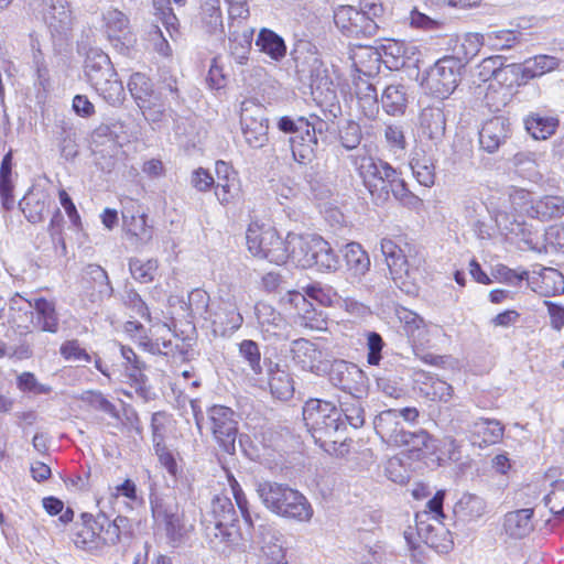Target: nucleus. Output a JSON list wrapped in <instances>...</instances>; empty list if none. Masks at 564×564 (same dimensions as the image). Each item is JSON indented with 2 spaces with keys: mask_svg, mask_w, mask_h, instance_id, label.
<instances>
[{
  "mask_svg": "<svg viewBox=\"0 0 564 564\" xmlns=\"http://www.w3.org/2000/svg\"><path fill=\"white\" fill-rule=\"evenodd\" d=\"M315 235H297L289 232L286 236L285 249L289 253V260L302 268H313V243L316 241Z\"/></svg>",
  "mask_w": 564,
  "mask_h": 564,
  "instance_id": "23",
  "label": "nucleus"
},
{
  "mask_svg": "<svg viewBox=\"0 0 564 564\" xmlns=\"http://www.w3.org/2000/svg\"><path fill=\"white\" fill-rule=\"evenodd\" d=\"M340 415L341 411L332 402L321 399H311L303 408V419L315 442L323 447L328 443L336 444L338 442L336 435L340 429H345Z\"/></svg>",
  "mask_w": 564,
  "mask_h": 564,
  "instance_id": "6",
  "label": "nucleus"
},
{
  "mask_svg": "<svg viewBox=\"0 0 564 564\" xmlns=\"http://www.w3.org/2000/svg\"><path fill=\"white\" fill-rule=\"evenodd\" d=\"M82 399L88 402L94 409L108 413L110 416L117 420L119 419V413L116 406L110 401L105 399L100 393H97L93 390H87L82 395Z\"/></svg>",
  "mask_w": 564,
  "mask_h": 564,
  "instance_id": "59",
  "label": "nucleus"
},
{
  "mask_svg": "<svg viewBox=\"0 0 564 564\" xmlns=\"http://www.w3.org/2000/svg\"><path fill=\"white\" fill-rule=\"evenodd\" d=\"M51 203V197L45 192L31 191L20 200L19 206L30 223L37 224L50 213Z\"/></svg>",
  "mask_w": 564,
  "mask_h": 564,
  "instance_id": "27",
  "label": "nucleus"
},
{
  "mask_svg": "<svg viewBox=\"0 0 564 564\" xmlns=\"http://www.w3.org/2000/svg\"><path fill=\"white\" fill-rule=\"evenodd\" d=\"M138 107L141 109L142 115L149 122L158 123L163 121L166 117L167 108L159 93L147 99L145 102L140 104Z\"/></svg>",
  "mask_w": 564,
  "mask_h": 564,
  "instance_id": "51",
  "label": "nucleus"
},
{
  "mask_svg": "<svg viewBox=\"0 0 564 564\" xmlns=\"http://www.w3.org/2000/svg\"><path fill=\"white\" fill-rule=\"evenodd\" d=\"M381 252L389 268L394 283L408 294L416 292L417 269L411 268L401 248L389 238H383L380 243Z\"/></svg>",
  "mask_w": 564,
  "mask_h": 564,
  "instance_id": "10",
  "label": "nucleus"
},
{
  "mask_svg": "<svg viewBox=\"0 0 564 564\" xmlns=\"http://www.w3.org/2000/svg\"><path fill=\"white\" fill-rule=\"evenodd\" d=\"M291 352L292 358L305 367L307 361L315 359L317 351L313 343L304 338H299L292 341Z\"/></svg>",
  "mask_w": 564,
  "mask_h": 564,
  "instance_id": "53",
  "label": "nucleus"
},
{
  "mask_svg": "<svg viewBox=\"0 0 564 564\" xmlns=\"http://www.w3.org/2000/svg\"><path fill=\"white\" fill-rule=\"evenodd\" d=\"M82 523H77L73 533V542L76 547L90 552H100L105 546L113 545V531L106 532L99 514L94 517L82 514Z\"/></svg>",
  "mask_w": 564,
  "mask_h": 564,
  "instance_id": "13",
  "label": "nucleus"
},
{
  "mask_svg": "<svg viewBox=\"0 0 564 564\" xmlns=\"http://www.w3.org/2000/svg\"><path fill=\"white\" fill-rule=\"evenodd\" d=\"M519 279H527L531 290L541 296L550 297L564 292V278L560 271L553 268H540L533 270L531 275L523 272Z\"/></svg>",
  "mask_w": 564,
  "mask_h": 564,
  "instance_id": "19",
  "label": "nucleus"
},
{
  "mask_svg": "<svg viewBox=\"0 0 564 564\" xmlns=\"http://www.w3.org/2000/svg\"><path fill=\"white\" fill-rule=\"evenodd\" d=\"M410 166L413 175L421 185L430 187L434 184L435 166L431 158L415 153L410 161Z\"/></svg>",
  "mask_w": 564,
  "mask_h": 564,
  "instance_id": "43",
  "label": "nucleus"
},
{
  "mask_svg": "<svg viewBox=\"0 0 564 564\" xmlns=\"http://www.w3.org/2000/svg\"><path fill=\"white\" fill-rule=\"evenodd\" d=\"M165 530L167 542L172 547H178L185 541L187 529L183 521V514L161 523Z\"/></svg>",
  "mask_w": 564,
  "mask_h": 564,
  "instance_id": "52",
  "label": "nucleus"
},
{
  "mask_svg": "<svg viewBox=\"0 0 564 564\" xmlns=\"http://www.w3.org/2000/svg\"><path fill=\"white\" fill-rule=\"evenodd\" d=\"M404 323V330L413 341H419L424 334V321L416 313L411 311H404L400 317Z\"/></svg>",
  "mask_w": 564,
  "mask_h": 564,
  "instance_id": "57",
  "label": "nucleus"
},
{
  "mask_svg": "<svg viewBox=\"0 0 564 564\" xmlns=\"http://www.w3.org/2000/svg\"><path fill=\"white\" fill-rule=\"evenodd\" d=\"M375 429L377 434L387 443L400 446V443H404L403 436L406 431L403 429L402 423L399 420V412L395 409L382 411L375 419Z\"/></svg>",
  "mask_w": 564,
  "mask_h": 564,
  "instance_id": "24",
  "label": "nucleus"
},
{
  "mask_svg": "<svg viewBox=\"0 0 564 564\" xmlns=\"http://www.w3.org/2000/svg\"><path fill=\"white\" fill-rule=\"evenodd\" d=\"M544 305L547 308L550 326L552 329L561 332L564 327V306L552 301H544Z\"/></svg>",
  "mask_w": 564,
  "mask_h": 564,
  "instance_id": "64",
  "label": "nucleus"
},
{
  "mask_svg": "<svg viewBox=\"0 0 564 564\" xmlns=\"http://www.w3.org/2000/svg\"><path fill=\"white\" fill-rule=\"evenodd\" d=\"M382 109L389 116H402L408 107V91L402 84L387 86L380 97Z\"/></svg>",
  "mask_w": 564,
  "mask_h": 564,
  "instance_id": "31",
  "label": "nucleus"
},
{
  "mask_svg": "<svg viewBox=\"0 0 564 564\" xmlns=\"http://www.w3.org/2000/svg\"><path fill=\"white\" fill-rule=\"evenodd\" d=\"M313 268L318 271H336L339 267V258L330 247L329 242L317 236L313 243Z\"/></svg>",
  "mask_w": 564,
  "mask_h": 564,
  "instance_id": "34",
  "label": "nucleus"
},
{
  "mask_svg": "<svg viewBox=\"0 0 564 564\" xmlns=\"http://www.w3.org/2000/svg\"><path fill=\"white\" fill-rule=\"evenodd\" d=\"M61 355L67 360L90 361V356L80 347L78 340H67L59 348Z\"/></svg>",
  "mask_w": 564,
  "mask_h": 564,
  "instance_id": "62",
  "label": "nucleus"
},
{
  "mask_svg": "<svg viewBox=\"0 0 564 564\" xmlns=\"http://www.w3.org/2000/svg\"><path fill=\"white\" fill-rule=\"evenodd\" d=\"M262 505L273 514L297 523H308L314 517L310 500L288 484L261 481L256 487Z\"/></svg>",
  "mask_w": 564,
  "mask_h": 564,
  "instance_id": "2",
  "label": "nucleus"
},
{
  "mask_svg": "<svg viewBox=\"0 0 564 564\" xmlns=\"http://www.w3.org/2000/svg\"><path fill=\"white\" fill-rule=\"evenodd\" d=\"M303 290L306 296L324 306L333 305L337 297L336 292L332 288L323 286L319 283L310 284Z\"/></svg>",
  "mask_w": 564,
  "mask_h": 564,
  "instance_id": "56",
  "label": "nucleus"
},
{
  "mask_svg": "<svg viewBox=\"0 0 564 564\" xmlns=\"http://www.w3.org/2000/svg\"><path fill=\"white\" fill-rule=\"evenodd\" d=\"M198 22L205 33L223 36L225 29L220 0H200Z\"/></svg>",
  "mask_w": 564,
  "mask_h": 564,
  "instance_id": "25",
  "label": "nucleus"
},
{
  "mask_svg": "<svg viewBox=\"0 0 564 564\" xmlns=\"http://www.w3.org/2000/svg\"><path fill=\"white\" fill-rule=\"evenodd\" d=\"M464 68L465 64L460 58L444 56L426 72L423 85L431 95L441 99L447 98L457 88Z\"/></svg>",
  "mask_w": 564,
  "mask_h": 564,
  "instance_id": "8",
  "label": "nucleus"
},
{
  "mask_svg": "<svg viewBox=\"0 0 564 564\" xmlns=\"http://www.w3.org/2000/svg\"><path fill=\"white\" fill-rule=\"evenodd\" d=\"M344 259L347 269L355 275H364L370 268V260L367 252L357 242L346 245Z\"/></svg>",
  "mask_w": 564,
  "mask_h": 564,
  "instance_id": "41",
  "label": "nucleus"
},
{
  "mask_svg": "<svg viewBox=\"0 0 564 564\" xmlns=\"http://www.w3.org/2000/svg\"><path fill=\"white\" fill-rule=\"evenodd\" d=\"M560 63V59L555 56L541 54L530 57L523 63L502 66L501 57L495 56L484 59L481 68L499 83L508 86H523L531 79L555 70Z\"/></svg>",
  "mask_w": 564,
  "mask_h": 564,
  "instance_id": "3",
  "label": "nucleus"
},
{
  "mask_svg": "<svg viewBox=\"0 0 564 564\" xmlns=\"http://www.w3.org/2000/svg\"><path fill=\"white\" fill-rule=\"evenodd\" d=\"M292 56L299 79L312 88L319 87L326 78L327 70L316 46L310 41L301 40L295 44Z\"/></svg>",
  "mask_w": 564,
  "mask_h": 564,
  "instance_id": "12",
  "label": "nucleus"
},
{
  "mask_svg": "<svg viewBox=\"0 0 564 564\" xmlns=\"http://www.w3.org/2000/svg\"><path fill=\"white\" fill-rule=\"evenodd\" d=\"M469 432L475 437L474 443L479 440V446L498 443L503 436V426L499 421L479 419L469 425Z\"/></svg>",
  "mask_w": 564,
  "mask_h": 564,
  "instance_id": "32",
  "label": "nucleus"
},
{
  "mask_svg": "<svg viewBox=\"0 0 564 564\" xmlns=\"http://www.w3.org/2000/svg\"><path fill=\"white\" fill-rule=\"evenodd\" d=\"M486 502L482 498L464 494L454 506V516L456 522L467 524L479 520L486 513Z\"/></svg>",
  "mask_w": 564,
  "mask_h": 564,
  "instance_id": "29",
  "label": "nucleus"
},
{
  "mask_svg": "<svg viewBox=\"0 0 564 564\" xmlns=\"http://www.w3.org/2000/svg\"><path fill=\"white\" fill-rule=\"evenodd\" d=\"M520 33L513 30H489L485 32L487 45L494 50H508L519 43Z\"/></svg>",
  "mask_w": 564,
  "mask_h": 564,
  "instance_id": "47",
  "label": "nucleus"
},
{
  "mask_svg": "<svg viewBox=\"0 0 564 564\" xmlns=\"http://www.w3.org/2000/svg\"><path fill=\"white\" fill-rule=\"evenodd\" d=\"M335 376L339 377V386L334 383L337 388H350L349 381L350 377L361 376V370L354 364H349L346 361H338L333 365L330 378L335 380Z\"/></svg>",
  "mask_w": 564,
  "mask_h": 564,
  "instance_id": "55",
  "label": "nucleus"
},
{
  "mask_svg": "<svg viewBox=\"0 0 564 564\" xmlns=\"http://www.w3.org/2000/svg\"><path fill=\"white\" fill-rule=\"evenodd\" d=\"M384 139L393 151H403L406 147L404 131L400 124H387L384 128Z\"/></svg>",
  "mask_w": 564,
  "mask_h": 564,
  "instance_id": "61",
  "label": "nucleus"
},
{
  "mask_svg": "<svg viewBox=\"0 0 564 564\" xmlns=\"http://www.w3.org/2000/svg\"><path fill=\"white\" fill-rule=\"evenodd\" d=\"M246 241L248 250L254 257L267 259L279 265L289 260L285 249L286 238L283 240L271 226L250 224L246 232Z\"/></svg>",
  "mask_w": 564,
  "mask_h": 564,
  "instance_id": "7",
  "label": "nucleus"
},
{
  "mask_svg": "<svg viewBox=\"0 0 564 564\" xmlns=\"http://www.w3.org/2000/svg\"><path fill=\"white\" fill-rule=\"evenodd\" d=\"M382 337L376 332H369L367 335L368 357L370 365H378L381 360V350L383 348Z\"/></svg>",
  "mask_w": 564,
  "mask_h": 564,
  "instance_id": "63",
  "label": "nucleus"
},
{
  "mask_svg": "<svg viewBox=\"0 0 564 564\" xmlns=\"http://www.w3.org/2000/svg\"><path fill=\"white\" fill-rule=\"evenodd\" d=\"M229 484H230L231 491H232L234 498L236 500V503L240 510V513H241L246 524L249 527H252V524H253L252 517L249 511V503H248V500H247V497H246L243 490L241 489L240 485L234 477L229 478Z\"/></svg>",
  "mask_w": 564,
  "mask_h": 564,
  "instance_id": "60",
  "label": "nucleus"
},
{
  "mask_svg": "<svg viewBox=\"0 0 564 564\" xmlns=\"http://www.w3.org/2000/svg\"><path fill=\"white\" fill-rule=\"evenodd\" d=\"M231 28L232 24L229 23V51L236 62L242 65L248 59L253 37V30L246 29L242 33H238L236 31H231Z\"/></svg>",
  "mask_w": 564,
  "mask_h": 564,
  "instance_id": "37",
  "label": "nucleus"
},
{
  "mask_svg": "<svg viewBox=\"0 0 564 564\" xmlns=\"http://www.w3.org/2000/svg\"><path fill=\"white\" fill-rule=\"evenodd\" d=\"M210 513L214 520L209 523L221 522V524H228L238 520L234 505L226 496H216L212 500Z\"/></svg>",
  "mask_w": 564,
  "mask_h": 564,
  "instance_id": "46",
  "label": "nucleus"
},
{
  "mask_svg": "<svg viewBox=\"0 0 564 564\" xmlns=\"http://www.w3.org/2000/svg\"><path fill=\"white\" fill-rule=\"evenodd\" d=\"M327 122L312 115L310 118L300 117L299 133L306 132V137H292L291 149L293 158L300 164H307L316 156L318 139L327 131Z\"/></svg>",
  "mask_w": 564,
  "mask_h": 564,
  "instance_id": "11",
  "label": "nucleus"
},
{
  "mask_svg": "<svg viewBox=\"0 0 564 564\" xmlns=\"http://www.w3.org/2000/svg\"><path fill=\"white\" fill-rule=\"evenodd\" d=\"M208 294L203 290H195L189 294L191 305H194L195 302L202 304V308L207 314L205 318L210 321L215 335L226 337L241 327L243 317L239 312L234 294L225 293L220 295L218 302L212 306H208Z\"/></svg>",
  "mask_w": 564,
  "mask_h": 564,
  "instance_id": "5",
  "label": "nucleus"
},
{
  "mask_svg": "<svg viewBox=\"0 0 564 564\" xmlns=\"http://www.w3.org/2000/svg\"><path fill=\"white\" fill-rule=\"evenodd\" d=\"M240 123L246 142L253 149H260L268 142V119L265 109L251 100L241 105Z\"/></svg>",
  "mask_w": 564,
  "mask_h": 564,
  "instance_id": "15",
  "label": "nucleus"
},
{
  "mask_svg": "<svg viewBox=\"0 0 564 564\" xmlns=\"http://www.w3.org/2000/svg\"><path fill=\"white\" fill-rule=\"evenodd\" d=\"M335 25L347 36H375L379 29L378 21H372L367 15L352 7L339 6L334 11Z\"/></svg>",
  "mask_w": 564,
  "mask_h": 564,
  "instance_id": "16",
  "label": "nucleus"
},
{
  "mask_svg": "<svg viewBox=\"0 0 564 564\" xmlns=\"http://www.w3.org/2000/svg\"><path fill=\"white\" fill-rule=\"evenodd\" d=\"M240 192V183L237 175L215 181V195L221 205H227L236 199Z\"/></svg>",
  "mask_w": 564,
  "mask_h": 564,
  "instance_id": "50",
  "label": "nucleus"
},
{
  "mask_svg": "<svg viewBox=\"0 0 564 564\" xmlns=\"http://www.w3.org/2000/svg\"><path fill=\"white\" fill-rule=\"evenodd\" d=\"M531 215L541 220H550L564 215V198L560 196H544L531 205Z\"/></svg>",
  "mask_w": 564,
  "mask_h": 564,
  "instance_id": "39",
  "label": "nucleus"
},
{
  "mask_svg": "<svg viewBox=\"0 0 564 564\" xmlns=\"http://www.w3.org/2000/svg\"><path fill=\"white\" fill-rule=\"evenodd\" d=\"M137 202L126 199L122 208L123 226L128 234L147 243L152 239V227L147 224V215L140 209L135 210Z\"/></svg>",
  "mask_w": 564,
  "mask_h": 564,
  "instance_id": "22",
  "label": "nucleus"
},
{
  "mask_svg": "<svg viewBox=\"0 0 564 564\" xmlns=\"http://www.w3.org/2000/svg\"><path fill=\"white\" fill-rule=\"evenodd\" d=\"M120 354L127 361V375L130 378L131 383H144V375L135 352L130 347L120 346Z\"/></svg>",
  "mask_w": 564,
  "mask_h": 564,
  "instance_id": "54",
  "label": "nucleus"
},
{
  "mask_svg": "<svg viewBox=\"0 0 564 564\" xmlns=\"http://www.w3.org/2000/svg\"><path fill=\"white\" fill-rule=\"evenodd\" d=\"M209 420L212 432L218 444L227 453H232L238 432L234 411L224 405H214L209 410Z\"/></svg>",
  "mask_w": 564,
  "mask_h": 564,
  "instance_id": "17",
  "label": "nucleus"
},
{
  "mask_svg": "<svg viewBox=\"0 0 564 564\" xmlns=\"http://www.w3.org/2000/svg\"><path fill=\"white\" fill-rule=\"evenodd\" d=\"M533 509H520L509 512L505 517V530L513 538H524L533 530Z\"/></svg>",
  "mask_w": 564,
  "mask_h": 564,
  "instance_id": "33",
  "label": "nucleus"
},
{
  "mask_svg": "<svg viewBox=\"0 0 564 564\" xmlns=\"http://www.w3.org/2000/svg\"><path fill=\"white\" fill-rule=\"evenodd\" d=\"M43 508L50 516L59 514V521L63 524H67L74 519V511L72 508L67 507L64 509V502L55 497H46L42 501Z\"/></svg>",
  "mask_w": 564,
  "mask_h": 564,
  "instance_id": "58",
  "label": "nucleus"
},
{
  "mask_svg": "<svg viewBox=\"0 0 564 564\" xmlns=\"http://www.w3.org/2000/svg\"><path fill=\"white\" fill-rule=\"evenodd\" d=\"M269 388H294V381L288 369L271 359L264 358Z\"/></svg>",
  "mask_w": 564,
  "mask_h": 564,
  "instance_id": "49",
  "label": "nucleus"
},
{
  "mask_svg": "<svg viewBox=\"0 0 564 564\" xmlns=\"http://www.w3.org/2000/svg\"><path fill=\"white\" fill-rule=\"evenodd\" d=\"M238 354L242 361L248 365L252 373L256 376L263 373L261 351L257 341L252 339H243L238 345Z\"/></svg>",
  "mask_w": 564,
  "mask_h": 564,
  "instance_id": "44",
  "label": "nucleus"
},
{
  "mask_svg": "<svg viewBox=\"0 0 564 564\" xmlns=\"http://www.w3.org/2000/svg\"><path fill=\"white\" fill-rule=\"evenodd\" d=\"M23 300L34 311L32 323L41 332L56 334L59 330V314L54 300L43 296H30Z\"/></svg>",
  "mask_w": 564,
  "mask_h": 564,
  "instance_id": "20",
  "label": "nucleus"
},
{
  "mask_svg": "<svg viewBox=\"0 0 564 564\" xmlns=\"http://www.w3.org/2000/svg\"><path fill=\"white\" fill-rule=\"evenodd\" d=\"M254 310L258 321V328L264 340L289 339L288 323L279 312L265 303L256 304Z\"/></svg>",
  "mask_w": 564,
  "mask_h": 564,
  "instance_id": "18",
  "label": "nucleus"
},
{
  "mask_svg": "<svg viewBox=\"0 0 564 564\" xmlns=\"http://www.w3.org/2000/svg\"><path fill=\"white\" fill-rule=\"evenodd\" d=\"M420 128L422 134L432 142L438 143L445 135L446 118L440 107H426L420 115Z\"/></svg>",
  "mask_w": 564,
  "mask_h": 564,
  "instance_id": "26",
  "label": "nucleus"
},
{
  "mask_svg": "<svg viewBox=\"0 0 564 564\" xmlns=\"http://www.w3.org/2000/svg\"><path fill=\"white\" fill-rule=\"evenodd\" d=\"M129 270L134 280L140 283H150L154 280L158 271V261L155 259L132 258L129 261Z\"/></svg>",
  "mask_w": 564,
  "mask_h": 564,
  "instance_id": "48",
  "label": "nucleus"
},
{
  "mask_svg": "<svg viewBox=\"0 0 564 564\" xmlns=\"http://www.w3.org/2000/svg\"><path fill=\"white\" fill-rule=\"evenodd\" d=\"M247 527L243 532L238 520L228 524L209 523L206 525V536L210 547L218 553L225 555L234 552L242 553L251 546V527Z\"/></svg>",
  "mask_w": 564,
  "mask_h": 564,
  "instance_id": "9",
  "label": "nucleus"
},
{
  "mask_svg": "<svg viewBox=\"0 0 564 564\" xmlns=\"http://www.w3.org/2000/svg\"><path fill=\"white\" fill-rule=\"evenodd\" d=\"M509 121L505 117L487 120L479 131V144L488 153H495L509 138Z\"/></svg>",
  "mask_w": 564,
  "mask_h": 564,
  "instance_id": "21",
  "label": "nucleus"
},
{
  "mask_svg": "<svg viewBox=\"0 0 564 564\" xmlns=\"http://www.w3.org/2000/svg\"><path fill=\"white\" fill-rule=\"evenodd\" d=\"M150 503L152 517L158 525L183 514L176 497L172 494H151Z\"/></svg>",
  "mask_w": 564,
  "mask_h": 564,
  "instance_id": "30",
  "label": "nucleus"
},
{
  "mask_svg": "<svg viewBox=\"0 0 564 564\" xmlns=\"http://www.w3.org/2000/svg\"><path fill=\"white\" fill-rule=\"evenodd\" d=\"M261 556L267 564H280L284 556V547L281 540V534L273 531H267L261 540Z\"/></svg>",
  "mask_w": 564,
  "mask_h": 564,
  "instance_id": "42",
  "label": "nucleus"
},
{
  "mask_svg": "<svg viewBox=\"0 0 564 564\" xmlns=\"http://www.w3.org/2000/svg\"><path fill=\"white\" fill-rule=\"evenodd\" d=\"M445 498V491L438 490L432 499H430L426 503L427 510L416 513L415 522L416 530L420 536L425 539V542H430V533L432 531V525L426 523V521L431 518L436 522H441L442 519L445 518L443 512V502Z\"/></svg>",
  "mask_w": 564,
  "mask_h": 564,
  "instance_id": "28",
  "label": "nucleus"
},
{
  "mask_svg": "<svg viewBox=\"0 0 564 564\" xmlns=\"http://www.w3.org/2000/svg\"><path fill=\"white\" fill-rule=\"evenodd\" d=\"M90 85L110 105H117L123 100L124 89L116 72L112 76L95 78Z\"/></svg>",
  "mask_w": 564,
  "mask_h": 564,
  "instance_id": "38",
  "label": "nucleus"
},
{
  "mask_svg": "<svg viewBox=\"0 0 564 564\" xmlns=\"http://www.w3.org/2000/svg\"><path fill=\"white\" fill-rule=\"evenodd\" d=\"M525 129L534 139L545 140L555 133L558 127V119L555 117H543L532 113L524 120Z\"/></svg>",
  "mask_w": 564,
  "mask_h": 564,
  "instance_id": "40",
  "label": "nucleus"
},
{
  "mask_svg": "<svg viewBox=\"0 0 564 564\" xmlns=\"http://www.w3.org/2000/svg\"><path fill=\"white\" fill-rule=\"evenodd\" d=\"M256 45L261 52L276 62L283 59L286 55V45L284 40L269 29H262L259 32Z\"/></svg>",
  "mask_w": 564,
  "mask_h": 564,
  "instance_id": "36",
  "label": "nucleus"
},
{
  "mask_svg": "<svg viewBox=\"0 0 564 564\" xmlns=\"http://www.w3.org/2000/svg\"><path fill=\"white\" fill-rule=\"evenodd\" d=\"M85 75L90 84L95 78L115 75L109 56L101 51H90L85 61Z\"/></svg>",
  "mask_w": 564,
  "mask_h": 564,
  "instance_id": "35",
  "label": "nucleus"
},
{
  "mask_svg": "<svg viewBox=\"0 0 564 564\" xmlns=\"http://www.w3.org/2000/svg\"><path fill=\"white\" fill-rule=\"evenodd\" d=\"M355 165L372 202L383 205L390 196L403 202L410 196L405 182L400 173L388 162L372 156H356Z\"/></svg>",
  "mask_w": 564,
  "mask_h": 564,
  "instance_id": "1",
  "label": "nucleus"
},
{
  "mask_svg": "<svg viewBox=\"0 0 564 564\" xmlns=\"http://www.w3.org/2000/svg\"><path fill=\"white\" fill-rule=\"evenodd\" d=\"M128 89L139 106L145 102L147 99L156 95L158 93L153 89V84L149 77L141 73H134L128 83Z\"/></svg>",
  "mask_w": 564,
  "mask_h": 564,
  "instance_id": "45",
  "label": "nucleus"
},
{
  "mask_svg": "<svg viewBox=\"0 0 564 564\" xmlns=\"http://www.w3.org/2000/svg\"><path fill=\"white\" fill-rule=\"evenodd\" d=\"M102 28L109 41L123 55H130L137 45V36L130 29L126 13L116 8L102 12Z\"/></svg>",
  "mask_w": 564,
  "mask_h": 564,
  "instance_id": "14",
  "label": "nucleus"
},
{
  "mask_svg": "<svg viewBox=\"0 0 564 564\" xmlns=\"http://www.w3.org/2000/svg\"><path fill=\"white\" fill-rule=\"evenodd\" d=\"M380 61V53L372 47H362L355 53V65L364 74L354 80L355 94L360 111L370 120L376 119L379 113V98L377 88L369 78L373 72L379 70Z\"/></svg>",
  "mask_w": 564,
  "mask_h": 564,
  "instance_id": "4",
  "label": "nucleus"
}]
</instances>
